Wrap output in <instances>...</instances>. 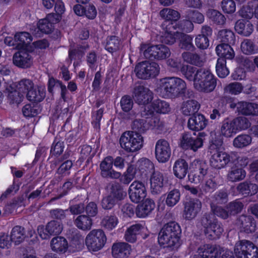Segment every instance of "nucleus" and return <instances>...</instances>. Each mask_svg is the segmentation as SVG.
Returning a JSON list of instances; mask_svg holds the SVG:
<instances>
[{
    "label": "nucleus",
    "mask_w": 258,
    "mask_h": 258,
    "mask_svg": "<svg viewBox=\"0 0 258 258\" xmlns=\"http://www.w3.org/2000/svg\"><path fill=\"white\" fill-rule=\"evenodd\" d=\"M181 73L187 80L194 82L195 88L199 91L211 92L216 87V79L209 69L184 66L181 68Z\"/></svg>",
    "instance_id": "obj_1"
},
{
    "label": "nucleus",
    "mask_w": 258,
    "mask_h": 258,
    "mask_svg": "<svg viewBox=\"0 0 258 258\" xmlns=\"http://www.w3.org/2000/svg\"><path fill=\"white\" fill-rule=\"evenodd\" d=\"M186 85L184 81L178 77H169L161 79L157 84L156 91L163 97H172L182 93Z\"/></svg>",
    "instance_id": "obj_2"
},
{
    "label": "nucleus",
    "mask_w": 258,
    "mask_h": 258,
    "mask_svg": "<svg viewBox=\"0 0 258 258\" xmlns=\"http://www.w3.org/2000/svg\"><path fill=\"white\" fill-rule=\"evenodd\" d=\"M180 233V228L178 224L174 222L168 223L159 233V244L164 247L177 248L179 246Z\"/></svg>",
    "instance_id": "obj_3"
},
{
    "label": "nucleus",
    "mask_w": 258,
    "mask_h": 258,
    "mask_svg": "<svg viewBox=\"0 0 258 258\" xmlns=\"http://www.w3.org/2000/svg\"><path fill=\"white\" fill-rule=\"evenodd\" d=\"M119 143L121 147L128 152L140 150L143 146L144 138L136 131L124 132L120 137Z\"/></svg>",
    "instance_id": "obj_4"
},
{
    "label": "nucleus",
    "mask_w": 258,
    "mask_h": 258,
    "mask_svg": "<svg viewBox=\"0 0 258 258\" xmlns=\"http://www.w3.org/2000/svg\"><path fill=\"white\" fill-rule=\"evenodd\" d=\"M81 240L74 239L69 245L67 240L62 236L52 238L50 242L51 250L58 254H64L67 252H74L81 248Z\"/></svg>",
    "instance_id": "obj_5"
},
{
    "label": "nucleus",
    "mask_w": 258,
    "mask_h": 258,
    "mask_svg": "<svg viewBox=\"0 0 258 258\" xmlns=\"http://www.w3.org/2000/svg\"><path fill=\"white\" fill-rule=\"evenodd\" d=\"M107 241L104 232L101 229H94L86 235L85 244L90 252H97L102 249Z\"/></svg>",
    "instance_id": "obj_6"
},
{
    "label": "nucleus",
    "mask_w": 258,
    "mask_h": 258,
    "mask_svg": "<svg viewBox=\"0 0 258 258\" xmlns=\"http://www.w3.org/2000/svg\"><path fill=\"white\" fill-rule=\"evenodd\" d=\"M233 251L237 258H258V247L252 241L248 240L237 241Z\"/></svg>",
    "instance_id": "obj_7"
},
{
    "label": "nucleus",
    "mask_w": 258,
    "mask_h": 258,
    "mask_svg": "<svg viewBox=\"0 0 258 258\" xmlns=\"http://www.w3.org/2000/svg\"><path fill=\"white\" fill-rule=\"evenodd\" d=\"M222 141H212L210 145L208 156L210 157L211 161H234L236 160V155L234 153L228 154L223 151L222 147Z\"/></svg>",
    "instance_id": "obj_8"
},
{
    "label": "nucleus",
    "mask_w": 258,
    "mask_h": 258,
    "mask_svg": "<svg viewBox=\"0 0 258 258\" xmlns=\"http://www.w3.org/2000/svg\"><path fill=\"white\" fill-rule=\"evenodd\" d=\"M32 38L30 34L26 32L16 33L14 37L7 36L5 38V43L10 46H14L20 49H33L30 45Z\"/></svg>",
    "instance_id": "obj_9"
},
{
    "label": "nucleus",
    "mask_w": 258,
    "mask_h": 258,
    "mask_svg": "<svg viewBox=\"0 0 258 258\" xmlns=\"http://www.w3.org/2000/svg\"><path fill=\"white\" fill-rule=\"evenodd\" d=\"M135 72L139 78L147 79L157 76L159 72V68L155 62L145 61L136 66Z\"/></svg>",
    "instance_id": "obj_10"
},
{
    "label": "nucleus",
    "mask_w": 258,
    "mask_h": 258,
    "mask_svg": "<svg viewBox=\"0 0 258 258\" xmlns=\"http://www.w3.org/2000/svg\"><path fill=\"white\" fill-rule=\"evenodd\" d=\"M60 20V17L53 13L47 15L45 18L39 20L37 24V27L34 30L31 29L32 33L40 36L41 33H49L53 29V25Z\"/></svg>",
    "instance_id": "obj_11"
},
{
    "label": "nucleus",
    "mask_w": 258,
    "mask_h": 258,
    "mask_svg": "<svg viewBox=\"0 0 258 258\" xmlns=\"http://www.w3.org/2000/svg\"><path fill=\"white\" fill-rule=\"evenodd\" d=\"M201 258H234L229 250H218L215 246L205 245L198 251Z\"/></svg>",
    "instance_id": "obj_12"
},
{
    "label": "nucleus",
    "mask_w": 258,
    "mask_h": 258,
    "mask_svg": "<svg viewBox=\"0 0 258 258\" xmlns=\"http://www.w3.org/2000/svg\"><path fill=\"white\" fill-rule=\"evenodd\" d=\"M142 49L144 51V55L147 58H154L157 59H163L170 55V51L168 47L163 45L149 46L143 45Z\"/></svg>",
    "instance_id": "obj_13"
},
{
    "label": "nucleus",
    "mask_w": 258,
    "mask_h": 258,
    "mask_svg": "<svg viewBox=\"0 0 258 258\" xmlns=\"http://www.w3.org/2000/svg\"><path fill=\"white\" fill-rule=\"evenodd\" d=\"M134 98L139 104L145 105L143 113H146L151 106V101L153 94L148 88L142 86H139L135 88L134 93Z\"/></svg>",
    "instance_id": "obj_14"
},
{
    "label": "nucleus",
    "mask_w": 258,
    "mask_h": 258,
    "mask_svg": "<svg viewBox=\"0 0 258 258\" xmlns=\"http://www.w3.org/2000/svg\"><path fill=\"white\" fill-rule=\"evenodd\" d=\"M33 49H20L13 57V63L21 68H28L33 64V57L30 52Z\"/></svg>",
    "instance_id": "obj_15"
},
{
    "label": "nucleus",
    "mask_w": 258,
    "mask_h": 258,
    "mask_svg": "<svg viewBox=\"0 0 258 258\" xmlns=\"http://www.w3.org/2000/svg\"><path fill=\"white\" fill-rule=\"evenodd\" d=\"M128 194L133 202L138 203L147 196L146 186L142 182L134 181L128 188Z\"/></svg>",
    "instance_id": "obj_16"
},
{
    "label": "nucleus",
    "mask_w": 258,
    "mask_h": 258,
    "mask_svg": "<svg viewBox=\"0 0 258 258\" xmlns=\"http://www.w3.org/2000/svg\"><path fill=\"white\" fill-rule=\"evenodd\" d=\"M179 145L182 149H190L195 151L203 146V141L200 138H195L192 134L186 133L182 135Z\"/></svg>",
    "instance_id": "obj_17"
},
{
    "label": "nucleus",
    "mask_w": 258,
    "mask_h": 258,
    "mask_svg": "<svg viewBox=\"0 0 258 258\" xmlns=\"http://www.w3.org/2000/svg\"><path fill=\"white\" fill-rule=\"evenodd\" d=\"M155 155L158 161H167L170 159L171 149L167 141L160 140L157 142Z\"/></svg>",
    "instance_id": "obj_18"
},
{
    "label": "nucleus",
    "mask_w": 258,
    "mask_h": 258,
    "mask_svg": "<svg viewBox=\"0 0 258 258\" xmlns=\"http://www.w3.org/2000/svg\"><path fill=\"white\" fill-rule=\"evenodd\" d=\"M126 195L125 192L121 188L113 189L110 195L104 198L102 201V206L104 209H110L118 201Z\"/></svg>",
    "instance_id": "obj_19"
},
{
    "label": "nucleus",
    "mask_w": 258,
    "mask_h": 258,
    "mask_svg": "<svg viewBox=\"0 0 258 258\" xmlns=\"http://www.w3.org/2000/svg\"><path fill=\"white\" fill-rule=\"evenodd\" d=\"M201 203L198 200H192L185 203L183 211V217L187 220L195 218L201 211Z\"/></svg>",
    "instance_id": "obj_20"
},
{
    "label": "nucleus",
    "mask_w": 258,
    "mask_h": 258,
    "mask_svg": "<svg viewBox=\"0 0 258 258\" xmlns=\"http://www.w3.org/2000/svg\"><path fill=\"white\" fill-rule=\"evenodd\" d=\"M180 33L174 23H169L162 36L161 41L167 44H172L177 38H179Z\"/></svg>",
    "instance_id": "obj_21"
},
{
    "label": "nucleus",
    "mask_w": 258,
    "mask_h": 258,
    "mask_svg": "<svg viewBox=\"0 0 258 258\" xmlns=\"http://www.w3.org/2000/svg\"><path fill=\"white\" fill-rule=\"evenodd\" d=\"M166 183V180L162 173L158 172L153 173L150 178L152 193L158 194L161 192Z\"/></svg>",
    "instance_id": "obj_22"
},
{
    "label": "nucleus",
    "mask_w": 258,
    "mask_h": 258,
    "mask_svg": "<svg viewBox=\"0 0 258 258\" xmlns=\"http://www.w3.org/2000/svg\"><path fill=\"white\" fill-rule=\"evenodd\" d=\"M131 251V245L125 242L115 243L112 246V255L114 258L127 257Z\"/></svg>",
    "instance_id": "obj_23"
},
{
    "label": "nucleus",
    "mask_w": 258,
    "mask_h": 258,
    "mask_svg": "<svg viewBox=\"0 0 258 258\" xmlns=\"http://www.w3.org/2000/svg\"><path fill=\"white\" fill-rule=\"evenodd\" d=\"M236 107L237 111L245 115H258V104L253 103L241 101L238 102Z\"/></svg>",
    "instance_id": "obj_24"
},
{
    "label": "nucleus",
    "mask_w": 258,
    "mask_h": 258,
    "mask_svg": "<svg viewBox=\"0 0 258 258\" xmlns=\"http://www.w3.org/2000/svg\"><path fill=\"white\" fill-rule=\"evenodd\" d=\"M155 208L153 200L147 199L143 203L138 205L136 213L139 218H145L149 216Z\"/></svg>",
    "instance_id": "obj_25"
},
{
    "label": "nucleus",
    "mask_w": 258,
    "mask_h": 258,
    "mask_svg": "<svg viewBox=\"0 0 258 258\" xmlns=\"http://www.w3.org/2000/svg\"><path fill=\"white\" fill-rule=\"evenodd\" d=\"M170 111V107L168 103L164 101L160 100H154L152 103L151 106L146 113H142L143 115H152L154 112L157 113L165 114Z\"/></svg>",
    "instance_id": "obj_26"
},
{
    "label": "nucleus",
    "mask_w": 258,
    "mask_h": 258,
    "mask_svg": "<svg viewBox=\"0 0 258 258\" xmlns=\"http://www.w3.org/2000/svg\"><path fill=\"white\" fill-rule=\"evenodd\" d=\"M147 228L140 224L132 225L125 232V239L129 242H135L137 240V234L145 233V237H147Z\"/></svg>",
    "instance_id": "obj_27"
},
{
    "label": "nucleus",
    "mask_w": 258,
    "mask_h": 258,
    "mask_svg": "<svg viewBox=\"0 0 258 258\" xmlns=\"http://www.w3.org/2000/svg\"><path fill=\"white\" fill-rule=\"evenodd\" d=\"M208 124V120L201 114H197L190 117L188 121V126L193 131H201L204 129Z\"/></svg>",
    "instance_id": "obj_28"
},
{
    "label": "nucleus",
    "mask_w": 258,
    "mask_h": 258,
    "mask_svg": "<svg viewBox=\"0 0 258 258\" xmlns=\"http://www.w3.org/2000/svg\"><path fill=\"white\" fill-rule=\"evenodd\" d=\"M236 32L244 36H249L253 31V26L248 20H239L235 25Z\"/></svg>",
    "instance_id": "obj_29"
},
{
    "label": "nucleus",
    "mask_w": 258,
    "mask_h": 258,
    "mask_svg": "<svg viewBox=\"0 0 258 258\" xmlns=\"http://www.w3.org/2000/svg\"><path fill=\"white\" fill-rule=\"evenodd\" d=\"M6 90L8 93V99L9 103L13 106H17L21 103L24 98L23 94H20L12 84H7Z\"/></svg>",
    "instance_id": "obj_30"
},
{
    "label": "nucleus",
    "mask_w": 258,
    "mask_h": 258,
    "mask_svg": "<svg viewBox=\"0 0 258 258\" xmlns=\"http://www.w3.org/2000/svg\"><path fill=\"white\" fill-rule=\"evenodd\" d=\"M221 135L226 138H231L237 133V128L233 119L224 120L220 129Z\"/></svg>",
    "instance_id": "obj_31"
},
{
    "label": "nucleus",
    "mask_w": 258,
    "mask_h": 258,
    "mask_svg": "<svg viewBox=\"0 0 258 258\" xmlns=\"http://www.w3.org/2000/svg\"><path fill=\"white\" fill-rule=\"evenodd\" d=\"M205 228V234L210 239L218 238L223 231L220 224L216 221L209 223Z\"/></svg>",
    "instance_id": "obj_32"
},
{
    "label": "nucleus",
    "mask_w": 258,
    "mask_h": 258,
    "mask_svg": "<svg viewBox=\"0 0 258 258\" xmlns=\"http://www.w3.org/2000/svg\"><path fill=\"white\" fill-rule=\"evenodd\" d=\"M200 104L196 100H188L184 101L181 106V111L185 115H190L200 109Z\"/></svg>",
    "instance_id": "obj_33"
},
{
    "label": "nucleus",
    "mask_w": 258,
    "mask_h": 258,
    "mask_svg": "<svg viewBox=\"0 0 258 258\" xmlns=\"http://www.w3.org/2000/svg\"><path fill=\"white\" fill-rule=\"evenodd\" d=\"M217 54L221 57V58L232 59L235 56V52L233 49L227 44H221L218 45L216 48Z\"/></svg>",
    "instance_id": "obj_34"
},
{
    "label": "nucleus",
    "mask_w": 258,
    "mask_h": 258,
    "mask_svg": "<svg viewBox=\"0 0 258 258\" xmlns=\"http://www.w3.org/2000/svg\"><path fill=\"white\" fill-rule=\"evenodd\" d=\"M45 97V92L44 87L34 88L29 89L27 93V97L31 101L40 102L42 101Z\"/></svg>",
    "instance_id": "obj_35"
},
{
    "label": "nucleus",
    "mask_w": 258,
    "mask_h": 258,
    "mask_svg": "<svg viewBox=\"0 0 258 258\" xmlns=\"http://www.w3.org/2000/svg\"><path fill=\"white\" fill-rule=\"evenodd\" d=\"M241 223V231L244 232L246 233L253 232L255 230L256 223L255 221L250 217L241 216L240 217Z\"/></svg>",
    "instance_id": "obj_36"
},
{
    "label": "nucleus",
    "mask_w": 258,
    "mask_h": 258,
    "mask_svg": "<svg viewBox=\"0 0 258 258\" xmlns=\"http://www.w3.org/2000/svg\"><path fill=\"white\" fill-rule=\"evenodd\" d=\"M160 15L165 20L171 21V23H174L177 26L176 22L180 18V15L177 11L169 8H165L160 12Z\"/></svg>",
    "instance_id": "obj_37"
},
{
    "label": "nucleus",
    "mask_w": 258,
    "mask_h": 258,
    "mask_svg": "<svg viewBox=\"0 0 258 258\" xmlns=\"http://www.w3.org/2000/svg\"><path fill=\"white\" fill-rule=\"evenodd\" d=\"M112 162H101L100 169L102 175L105 177H111L117 178L120 177V174L118 172L114 171L112 169Z\"/></svg>",
    "instance_id": "obj_38"
},
{
    "label": "nucleus",
    "mask_w": 258,
    "mask_h": 258,
    "mask_svg": "<svg viewBox=\"0 0 258 258\" xmlns=\"http://www.w3.org/2000/svg\"><path fill=\"white\" fill-rule=\"evenodd\" d=\"M12 84V86L14 87L20 94H23V96L25 94H27L29 89H32L33 87L32 82L29 79H22L19 81L17 84L13 83H9Z\"/></svg>",
    "instance_id": "obj_39"
},
{
    "label": "nucleus",
    "mask_w": 258,
    "mask_h": 258,
    "mask_svg": "<svg viewBox=\"0 0 258 258\" xmlns=\"http://www.w3.org/2000/svg\"><path fill=\"white\" fill-rule=\"evenodd\" d=\"M25 239L24 229L19 226L14 227L11 231V240L15 245L22 242Z\"/></svg>",
    "instance_id": "obj_40"
},
{
    "label": "nucleus",
    "mask_w": 258,
    "mask_h": 258,
    "mask_svg": "<svg viewBox=\"0 0 258 258\" xmlns=\"http://www.w3.org/2000/svg\"><path fill=\"white\" fill-rule=\"evenodd\" d=\"M75 224L78 228L86 230H89L91 228L92 221L89 217L80 215L76 219Z\"/></svg>",
    "instance_id": "obj_41"
},
{
    "label": "nucleus",
    "mask_w": 258,
    "mask_h": 258,
    "mask_svg": "<svg viewBox=\"0 0 258 258\" xmlns=\"http://www.w3.org/2000/svg\"><path fill=\"white\" fill-rule=\"evenodd\" d=\"M251 141L252 138L249 135L242 134L234 139L233 145L235 147L241 148L249 145Z\"/></svg>",
    "instance_id": "obj_42"
},
{
    "label": "nucleus",
    "mask_w": 258,
    "mask_h": 258,
    "mask_svg": "<svg viewBox=\"0 0 258 258\" xmlns=\"http://www.w3.org/2000/svg\"><path fill=\"white\" fill-rule=\"evenodd\" d=\"M216 71L217 75L220 78H225L230 71L226 66V61L223 58H218L216 66Z\"/></svg>",
    "instance_id": "obj_43"
},
{
    "label": "nucleus",
    "mask_w": 258,
    "mask_h": 258,
    "mask_svg": "<svg viewBox=\"0 0 258 258\" xmlns=\"http://www.w3.org/2000/svg\"><path fill=\"white\" fill-rule=\"evenodd\" d=\"M180 194L178 190L173 189L166 195L165 200L167 206L173 207L177 204L180 200Z\"/></svg>",
    "instance_id": "obj_44"
},
{
    "label": "nucleus",
    "mask_w": 258,
    "mask_h": 258,
    "mask_svg": "<svg viewBox=\"0 0 258 258\" xmlns=\"http://www.w3.org/2000/svg\"><path fill=\"white\" fill-rule=\"evenodd\" d=\"M187 169V162H175L173 166V172L177 177L182 179L185 176Z\"/></svg>",
    "instance_id": "obj_45"
},
{
    "label": "nucleus",
    "mask_w": 258,
    "mask_h": 258,
    "mask_svg": "<svg viewBox=\"0 0 258 258\" xmlns=\"http://www.w3.org/2000/svg\"><path fill=\"white\" fill-rule=\"evenodd\" d=\"M118 223L117 218L112 215L104 217L101 222L102 226L108 230H111L115 228Z\"/></svg>",
    "instance_id": "obj_46"
},
{
    "label": "nucleus",
    "mask_w": 258,
    "mask_h": 258,
    "mask_svg": "<svg viewBox=\"0 0 258 258\" xmlns=\"http://www.w3.org/2000/svg\"><path fill=\"white\" fill-rule=\"evenodd\" d=\"M207 16L211 20L219 25H222L225 22L224 16L215 10H209L207 13Z\"/></svg>",
    "instance_id": "obj_47"
},
{
    "label": "nucleus",
    "mask_w": 258,
    "mask_h": 258,
    "mask_svg": "<svg viewBox=\"0 0 258 258\" xmlns=\"http://www.w3.org/2000/svg\"><path fill=\"white\" fill-rule=\"evenodd\" d=\"M241 50L244 54H251L255 53L257 48L252 40L245 39L241 43Z\"/></svg>",
    "instance_id": "obj_48"
},
{
    "label": "nucleus",
    "mask_w": 258,
    "mask_h": 258,
    "mask_svg": "<svg viewBox=\"0 0 258 258\" xmlns=\"http://www.w3.org/2000/svg\"><path fill=\"white\" fill-rule=\"evenodd\" d=\"M245 176V172L241 167L235 166L229 174V178L232 181H236L243 179Z\"/></svg>",
    "instance_id": "obj_49"
},
{
    "label": "nucleus",
    "mask_w": 258,
    "mask_h": 258,
    "mask_svg": "<svg viewBox=\"0 0 258 258\" xmlns=\"http://www.w3.org/2000/svg\"><path fill=\"white\" fill-rule=\"evenodd\" d=\"M136 170L135 167L130 166L126 171L120 177V181L123 184H128L135 178Z\"/></svg>",
    "instance_id": "obj_50"
},
{
    "label": "nucleus",
    "mask_w": 258,
    "mask_h": 258,
    "mask_svg": "<svg viewBox=\"0 0 258 258\" xmlns=\"http://www.w3.org/2000/svg\"><path fill=\"white\" fill-rule=\"evenodd\" d=\"M182 58L185 62L200 66L202 64L203 61L201 59L200 56L196 54L190 52H184L182 54Z\"/></svg>",
    "instance_id": "obj_51"
},
{
    "label": "nucleus",
    "mask_w": 258,
    "mask_h": 258,
    "mask_svg": "<svg viewBox=\"0 0 258 258\" xmlns=\"http://www.w3.org/2000/svg\"><path fill=\"white\" fill-rule=\"evenodd\" d=\"M237 128V133L248 128L250 126V122L245 117H239L233 119Z\"/></svg>",
    "instance_id": "obj_52"
},
{
    "label": "nucleus",
    "mask_w": 258,
    "mask_h": 258,
    "mask_svg": "<svg viewBox=\"0 0 258 258\" xmlns=\"http://www.w3.org/2000/svg\"><path fill=\"white\" fill-rule=\"evenodd\" d=\"M179 39L180 41L179 46L181 48L185 49H190L193 47L192 43V38L189 35L181 32Z\"/></svg>",
    "instance_id": "obj_53"
},
{
    "label": "nucleus",
    "mask_w": 258,
    "mask_h": 258,
    "mask_svg": "<svg viewBox=\"0 0 258 258\" xmlns=\"http://www.w3.org/2000/svg\"><path fill=\"white\" fill-rule=\"evenodd\" d=\"M221 6L222 11L226 14H232L236 10V4L233 0H223Z\"/></svg>",
    "instance_id": "obj_54"
},
{
    "label": "nucleus",
    "mask_w": 258,
    "mask_h": 258,
    "mask_svg": "<svg viewBox=\"0 0 258 258\" xmlns=\"http://www.w3.org/2000/svg\"><path fill=\"white\" fill-rule=\"evenodd\" d=\"M62 230V225L58 221H52L46 225V230H48L50 235L59 234Z\"/></svg>",
    "instance_id": "obj_55"
},
{
    "label": "nucleus",
    "mask_w": 258,
    "mask_h": 258,
    "mask_svg": "<svg viewBox=\"0 0 258 258\" xmlns=\"http://www.w3.org/2000/svg\"><path fill=\"white\" fill-rule=\"evenodd\" d=\"M218 37L221 41L231 43L234 42V35L230 30H222L219 31Z\"/></svg>",
    "instance_id": "obj_56"
},
{
    "label": "nucleus",
    "mask_w": 258,
    "mask_h": 258,
    "mask_svg": "<svg viewBox=\"0 0 258 258\" xmlns=\"http://www.w3.org/2000/svg\"><path fill=\"white\" fill-rule=\"evenodd\" d=\"M187 18L191 22L201 24L204 21V16L197 11H190L187 14Z\"/></svg>",
    "instance_id": "obj_57"
},
{
    "label": "nucleus",
    "mask_w": 258,
    "mask_h": 258,
    "mask_svg": "<svg viewBox=\"0 0 258 258\" xmlns=\"http://www.w3.org/2000/svg\"><path fill=\"white\" fill-rule=\"evenodd\" d=\"M243 89L242 85L238 82H234L227 85L225 91L227 93L237 95L240 93Z\"/></svg>",
    "instance_id": "obj_58"
},
{
    "label": "nucleus",
    "mask_w": 258,
    "mask_h": 258,
    "mask_svg": "<svg viewBox=\"0 0 258 258\" xmlns=\"http://www.w3.org/2000/svg\"><path fill=\"white\" fill-rule=\"evenodd\" d=\"M94 156L92 152V148L88 145H84L82 147L80 152V160L89 161Z\"/></svg>",
    "instance_id": "obj_59"
},
{
    "label": "nucleus",
    "mask_w": 258,
    "mask_h": 258,
    "mask_svg": "<svg viewBox=\"0 0 258 258\" xmlns=\"http://www.w3.org/2000/svg\"><path fill=\"white\" fill-rule=\"evenodd\" d=\"M147 126L145 127L147 130L150 129H160L163 125V123L160 119L156 117H152L151 118H147L146 119Z\"/></svg>",
    "instance_id": "obj_60"
},
{
    "label": "nucleus",
    "mask_w": 258,
    "mask_h": 258,
    "mask_svg": "<svg viewBox=\"0 0 258 258\" xmlns=\"http://www.w3.org/2000/svg\"><path fill=\"white\" fill-rule=\"evenodd\" d=\"M119 41L116 36H111L107 42L106 49L109 52H113L119 48Z\"/></svg>",
    "instance_id": "obj_61"
},
{
    "label": "nucleus",
    "mask_w": 258,
    "mask_h": 258,
    "mask_svg": "<svg viewBox=\"0 0 258 258\" xmlns=\"http://www.w3.org/2000/svg\"><path fill=\"white\" fill-rule=\"evenodd\" d=\"M22 112L23 115L27 117H31L36 115L38 113V110L36 107L33 104H26L23 109Z\"/></svg>",
    "instance_id": "obj_62"
},
{
    "label": "nucleus",
    "mask_w": 258,
    "mask_h": 258,
    "mask_svg": "<svg viewBox=\"0 0 258 258\" xmlns=\"http://www.w3.org/2000/svg\"><path fill=\"white\" fill-rule=\"evenodd\" d=\"M64 144L62 142L54 141L50 150V154L52 156H58L63 151Z\"/></svg>",
    "instance_id": "obj_63"
},
{
    "label": "nucleus",
    "mask_w": 258,
    "mask_h": 258,
    "mask_svg": "<svg viewBox=\"0 0 258 258\" xmlns=\"http://www.w3.org/2000/svg\"><path fill=\"white\" fill-rule=\"evenodd\" d=\"M252 4H249L248 5L244 6L239 11V15L242 18L250 19L253 15L252 10Z\"/></svg>",
    "instance_id": "obj_64"
}]
</instances>
